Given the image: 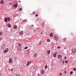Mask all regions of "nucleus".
Returning a JSON list of instances; mask_svg holds the SVG:
<instances>
[{"instance_id":"41","label":"nucleus","mask_w":76,"mask_h":76,"mask_svg":"<svg viewBox=\"0 0 76 76\" xmlns=\"http://www.w3.org/2000/svg\"><path fill=\"white\" fill-rule=\"evenodd\" d=\"M32 27V26H34V25H32L31 26Z\"/></svg>"},{"instance_id":"37","label":"nucleus","mask_w":76,"mask_h":76,"mask_svg":"<svg viewBox=\"0 0 76 76\" xmlns=\"http://www.w3.org/2000/svg\"><path fill=\"white\" fill-rule=\"evenodd\" d=\"M64 58L65 59H66V58H67V57L66 56H65L64 57Z\"/></svg>"},{"instance_id":"25","label":"nucleus","mask_w":76,"mask_h":76,"mask_svg":"<svg viewBox=\"0 0 76 76\" xmlns=\"http://www.w3.org/2000/svg\"><path fill=\"white\" fill-rule=\"evenodd\" d=\"M28 48V46H26V47L24 48V49H25V50H26V49H27V48Z\"/></svg>"},{"instance_id":"19","label":"nucleus","mask_w":76,"mask_h":76,"mask_svg":"<svg viewBox=\"0 0 76 76\" xmlns=\"http://www.w3.org/2000/svg\"><path fill=\"white\" fill-rule=\"evenodd\" d=\"M18 46H19V47H20V46H21V44H20L19 43H18Z\"/></svg>"},{"instance_id":"13","label":"nucleus","mask_w":76,"mask_h":76,"mask_svg":"<svg viewBox=\"0 0 76 76\" xmlns=\"http://www.w3.org/2000/svg\"><path fill=\"white\" fill-rule=\"evenodd\" d=\"M19 34L20 35H22L23 34V31H20V32Z\"/></svg>"},{"instance_id":"43","label":"nucleus","mask_w":76,"mask_h":76,"mask_svg":"<svg viewBox=\"0 0 76 76\" xmlns=\"http://www.w3.org/2000/svg\"><path fill=\"white\" fill-rule=\"evenodd\" d=\"M63 61V63H64V60H63V61Z\"/></svg>"},{"instance_id":"10","label":"nucleus","mask_w":76,"mask_h":76,"mask_svg":"<svg viewBox=\"0 0 76 76\" xmlns=\"http://www.w3.org/2000/svg\"><path fill=\"white\" fill-rule=\"evenodd\" d=\"M50 35L51 37H53V34L52 33H51L50 34Z\"/></svg>"},{"instance_id":"45","label":"nucleus","mask_w":76,"mask_h":76,"mask_svg":"<svg viewBox=\"0 0 76 76\" xmlns=\"http://www.w3.org/2000/svg\"><path fill=\"white\" fill-rule=\"evenodd\" d=\"M1 41V38H0V41Z\"/></svg>"},{"instance_id":"42","label":"nucleus","mask_w":76,"mask_h":76,"mask_svg":"<svg viewBox=\"0 0 76 76\" xmlns=\"http://www.w3.org/2000/svg\"><path fill=\"white\" fill-rule=\"evenodd\" d=\"M56 53V54H57V51H56L55 52Z\"/></svg>"},{"instance_id":"29","label":"nucleus","mask_w":76,"mask_h":76,"mask_svg":"<svg viewBox=\"0 0 76 76\" xmlns=\"http://www.w3.org/2000/svg\"><path fill=\"white\" fill-rule=\"evenodd\" d=\"M34 57H37V55H36V54H35L34 55Z\"/></svg>"},{"instance_id":"4","label":"nucleus","mask_w":76,"mask_h":76,"mask_svg":"<svg viewBox=\"0 0 76 76\" xmlns=\"http://www.w3.org/2000/svg\"><path fill=\"white\" fill-rule=\"evenodd\" d=\"M31 63V61H29V62H28L26 65V66H29V64Z\"/></svg>"},{"instance_id":"21","label":"nucleus","mask_w":76,"mask_h":76,"mask_svg":"<svg viewBox=\"0 0 76 76\" xmlns=\"http://www.w3.org/2000/svg\"><path fill=\"white\" fill-rule=\"evenodd\" d=\"M48 67V66L47 65H46L45 66V69H47V68Z\"/></svg>"},{"instance_id":"26","label":"nucleus","mask_w":76,"mask_h":76,"mask_svg":"<svg viewBox=\"0 0 76 76\" xmlns=\"http://www.w3.org/2000/svg\"><path fill=\"white\" fill-rule=\"evenodd\" d=\"M73 72L72 71H71L70 72V74L71 75H72V74H73Z\"/></svg>"},{"instance_id":"39","label":"nucleus","mask_w":76,"mask_h":76,"mask_svg":"<svg viewBox=\"0 0 76 76\" xmlns=\"http://www.w3.org/2000/svg\"><path fill=\"white\" fill-rule=\"evenodd\" d=\"M60 61H62V58L61 59Z\"/></svg>"},{"instance_id":"47","label":"nucleus","mask_w":76,"mask_h":76,"mask_svg":"<svg viewBox=\"0 0 76 76\" xmlns=\"http://www.w3.org/2000/svg\"><path fill=\"white\" fill-rule=\"evenodd\" d=\"M0 4H1V3H0Z\"/></svg>"},{"instance_id":"12","label":"nucleus","mask_w":76,"mask_h":76,"mask_svg":"<svg viewBox=\"0 0 76 76\" xmlns=\"http://www.w3.org/2000/svg\"><path fill=\"white\" fill-rule=\"evenodd\" d=\"M4 21L5 22H7V18H4Z\"/></svg>"},{"instance_id":"34","label":"nucleus","mask_w":76,"mask_h":76,"mask_svg":"<svg viewBox=\"0 0 76 76\" xmlns=\"http://www.w3.org/2000/svg\"><path fill=\"white\" fill-rule=\"evenodd\" d=\"M66 38H64L63 40L64 41H65V40H66Z\"/></svg>"},{"instance_id":"30","label":"nucleus","mask_w":76,"mask_h":76,"mask_svg":"<svg viewBox=\"0 0 76 76\" xmlns=\"http://www.w3.org/2000/svg\"><path fill=\"white\" fill-rule=\"evenodd\" d=\"M23 21H25V22H26V21H27V19H24L23 20Z\"/></svg>"},{"instance_id":"40","label":"nucleus","mask_w":76,"mask_h":76,"mask_svg":"<svg viewBox=\"0 0 76 76\" xmlns=\"http://www.w3.org/2000/svg\"><path fill=\"white\" fill-rule=\"evenodd\" d=\"M64 73H65L66 74L67 73V72H66V71H65L64 72Z\"/></svg>"},{"instance_id":"18","label":"nucleus","mask_w":76,"mask_h":76,"mask_svg":"<svg viewBox=\"0 0 76 76\" xmlns=\"http://www.w3.org/2000/svg\"><path fill=\"white\" fill-rule=\"evenodd\" d=\"M47 52L48 53V54H50V50H47Z\"/></svg>"},{"instance_id":"8","label":"nucleus","mask_w":76,"mask_h":76,"mask_svg":"<svg viewBox=\"0 0 76 76\" xmlns=\"http://www.w3.org/2000/svg\"><path fill=\"white\" fill-rule=\"evenodd\" d=\"M7 18L8 21H10L11 20V19H10V17H7Z\"/></svg>"},{"instance_id":"46","label":"nucleus","mask_w":76,"mask_h":76,"mask_svg":"<svg viewBox=\"0 0 76 76\" xmlns=\"http://www.w3.org/2000/svg\"><path fill=\"white\" fill-rule=\"evenodd\" d=\"M62 64H63H63H64V63H62Z\"/></svg>"},{"instance_id":"48","label":"nucleus","mask_w":76,"mask_h":76,"mask_svg":"<svg viewBox=\"0 0 76 76\" xmlns=\"http://www.w3.org/2000/svg\"><path fill=\"white\" fill-rule=\"evenodd\" d=\"M41 44V43H39V44Z\"/></svg>"},{"instance_id":"24","label":"nucleus","mask_w":76,"mask_h":76,"mask_svg":"<svg viewBox=\"0 0 76 76\" xmlns=\"http://www.w3.org/2000/svg\"><path fill=\"white\" fill-rule=\"evenodd\" d=\"M4 47H5V45H3L2 47L1 48H4Z\"/></svg>"},{"instance_id":"9","label":"nucleus","mask_w":76,"mask_h":76,"mask_svg":"<svg viewBox=\"0 0 76 76\" xmlns=\"http://www.w3.org/2000/svg\"><path fill=\"white\" fill-rule=\"evenodd\" d=\"M12 58H10L9 59V62L10 63H12Z\"/></svg>"},{"instance_id":"23","label":"nucleus","mask_w":76,"mask_h":76,"mask_svg":"<svg viewBox=\"0 0 76 76\" xmlns=\"http://www.w3.org/2000/svg\"><path fill=\"white\" fill-rule=\"evenodd\" d=\"M47 41L48 42H50V40L49 39H47Z\"/></svg>"},{"instance_id":"22","label":"nucleus","mask_w":76,"mask_h":76,"mask_svg":"<svg viewBox=\"0 0 76 76\" xmlns=\"http://www.w3.org/2000/svg\"><path fill=\"white\" fill-rule=\"evenodd\" d=\"M2 34H3V32H0V37L1 36V35H2Z\"/></svg>"},{"instance_id":"49","label":"nucleus","mask_w":76,"mask_h":76,"mask_svg":"<svg viewBox=\"0 0 76 76\" xmlns=\"http://www.w3.org/2000/svg\"><path fill=\"white\" fill-rule=\"evenodd\" d=\"M41 44V43H39V44Z\"/></svg>"},{"instance_id":"35","label":"nucleus","mask_w":76,"mask_h":76,"mask_svg":"<svg viewBox=\"0 0 76 76\" xmlns=\"http://www.w3.org/2000/svg\"><path fill=\"white\" fill-rule=\"evenodd\" d=\"M35 16H36V17H37V16H38V14H36L35 15Z\"/></svg>"},{"instance_id":"17","label":"nucleus","mask_w":76,"mask_h":76,"mask_svg":"<svg viewBox=\"0 0 76 76\" xmlns=\"http://www.w3.org/2000/svg\"><path fill=\"white\" fill-rule=\"evenodd\" d=\"M58 58H61V55H59L58 56Z\"/></svg>"},{"instance_id":"38","label":"nucleus","mask_w":76,"mask_h":76,"mask_svg":"<svg viewBox=\"0 0 76 76\" xmlns=\"http://www.w3.org/2000/svg\"><path fill=\"white\" fill-rule=\"evenodd\" d=\"M34 13H35V12L34 11L33 12V14H34Z\"/></svg>"},{"instance_id":"3","label":"nucleus","mask_w":76,"mask_h":76,"mask_svg":"<svg viewBox=\"0 0 76 76\" xmlns=\"http://www.w3.org/2000/svg\"><path fill=\"white\" fill-rule=\"evenodd\" d=\"M45 72V71H44V70H42L40 72V73H41V74H44Z\"/></svg>"},{"instance_id":"20","label":"nucleus","mask_w":76,"mask_h":76,"mask_svg":"<svg viewBox=\"0 0 76 76\" xmlns=\"http://www.w3.org/2000/svg\"><path fill=\"white\" fill-rule=\"evenodd\" d=\"M65 63L67 64L68 63V61H67V60H65Z\"/></svg>"},{"instance_id":"5","label":"nucleus","mask_w":76,"mask_h":76,"mask_svg":"<svg viewBox=\"0 0 76 76\" xmlns=\"http://www.w3.org/2000/svg\"><path fill=\"white\" fill-rule=\"evenodd\" d=\"M13 6L15 7H18V4H14Z\"/></svg>"},{"instance_id":"1","label":"nucleus","mask_w":76,"mask_h":76,"mask_svg":"<svg viewBox=\"0 0 76 76\" xmlns=\"http://www.w3.org/2000/svg\"><path fill=\"white\" fill-rule=\"evenodd\" d=\"M54 38L56 41H58V36L57 35H54Z\"/></svg>"},{"instance_id":"2","label":"nucleus","mask_w":76,"mask_h":76,"mask_svg":"<svg viewBox=\"0 0 76 76\" xmlns=\"http://www.w3.org/2000/svg\"><path fill=\"white\" fill-rule=\"evenodd\" d=\"M9 51V48H7L6 50H4V52L5 53H6L7 51Z\"/></svg>"},{"instance_id":"33","label":"nucleus","mask_w":76,"mask_h":76,"mask_svg":"<svg viewBox=\"0 0 76 76\" xmlns=\"http://www.w3.org/2000/svg\"><path fill=\"white\" fill-rule=\"evenodd\" d=\"M61 48V47H60V46H58L57 47V48L58 49H59V48Z\"/></svg>"},{"instance_id":"6","label":"nucleus","mask_w":76,"mask_h":76,"mask_svg":"<svg viewBox=\"0 0 76 76\" xmlns=\"http://www.w3.org/2000/svg\"><path fill=\"white\" fill-rule=\"evenodd\" d=\"M17 48L18 50H20V51H21V50H22V48H21L20 46H18Z\"/></svg>"},{"instance_id":"27","label":"nucleus","mask_w":76,"mask_h":76,"mask_svg":"<svg viewBox=\"0 0 76 76\" xmlns=\"http://www.w3.org/2000/svg\"><path fill=\"white\" fill-rule=\"evenodd\" d=\"M10 70L11 72H13V68H12L10 69Z\"/></svg>"},{"instance_id":"15","label":"nucleus","mask_w":76,"mask_h":76,"mask_svg":"<svg viewBox=\"0 0 76 76\" xmlns=\"http://www.w3.org/2000/svg\"><path fill=\"white\" fill-rule=\"evenodd\" d=\"M13 28H14V29H17V26H16V25H15L13 26Z\"/></svg>"},{"instance_id":"7","label":"nucleus","mask_w":76,"mask_h":76,"mask_svg":"<svg viewBox=\"0 0 76 76\" xmlns=\"http://www.w3.org/2000/svg\"><path fill=\"white\" fill-rule=\"evenodd\" d=\"M72 53H76V50L75 49L72 50Z\"/></svg>"},{"instance_id":"16","label":"nucleus","mask_w":76,"mask_h":76,"mask_svg":"<svg viewBox=\"0 0 76 76\" xmlns=\"http://www.w3.org/2000/svg\"><path fill=\"white\" fill-rule=\"evenodd\" d=\"M7 26L9 28H10L11 27V25H10V24H8L7 25Z\"/></svg>"},{"instance_id":"31","label":"nucleus","mask_w":76,"mask_h":76,"mask_svg":"<svg viewBox=\"0 0 76 76\" xmlns=\"http://www.w3.org/2000/svg\"><path fill=\"white\" fill-rule=\"evenodd\" d=\"M73 70L74 71H76V68H74V69H73Z\"/></svg>"},{"instance_id":"14","label":"nucleus","mask_w":76,"mask_h":76,"mask_svg":"<svg viewBox=\"0 0 76 76\" xmlns=\"http://www.w3.org/2000/svg\"><path fill=\"white\" fill-rule=\"evenodd\" d=\"M56 54L55 53H53V57H56Z\"/></svg>"},{"instance_id":"28","label":"nucleus","mask_w":76,"mask_h":76,"mask_svg":"<svg viewBox=\"0 0 76 76\" xmlns=\"http://www.w3.org/2000/svg\"><path fill=\"white\" fill-rule=\"evenodd\" d=\"M39 20V18H37V19H36L37 21H38Z\"/></svg>"},{"instance_id":"44","label":"nucleus","mask_w":76,"mask_h":76,"mask_svg":"<svg viewBox=\"0 0 76 76\" xmlns=\"http://www.w3.org/2000/svg\"><path fill=\"white\" fill-rule=\"evenodd\" d=\"M42 26H44V24H42Z\"/></svg>"},{"instance_id":"11","label":"nucleus","mask_w":76,"mask_h":76,"mask_svg":"<svg viewBox=\"0 0 76 76\" xmlns=\"http://www.w3.org/2000/svg\"><path fill=\"white\" fill-rule=\"evenodd\" d=\"M0 3L1 4H3V0H1L0 1Z\"/></svg>"},{"instance_id":"36","label":"nucleus","mask_w":76,"mask_h":76,"mask_svg":"<svg viewBox=\"0 0 76 76\" xmlns=\"http://www.w3.org/2000/svg\"><path fill=\"white\" fill-rule=\"evenodd\" d=\"M59 75H60V76H61V75H62V74H61V73L59 74Z\"/></svg>"},{"instance_id":"32","label":"nucleus","mask_w":76,"mask_h":76,"mask_svg":"<svg viewBox=\"0 0 76 76\" xmlns=\"http://www.w3.org/2000/svg\"><path fill=\"white\" fill-rule=\"evenodd\" d=\"M19 10L20 11H22V9L21 8H20L19 9Z\"/></svg>"}]
</instances>
